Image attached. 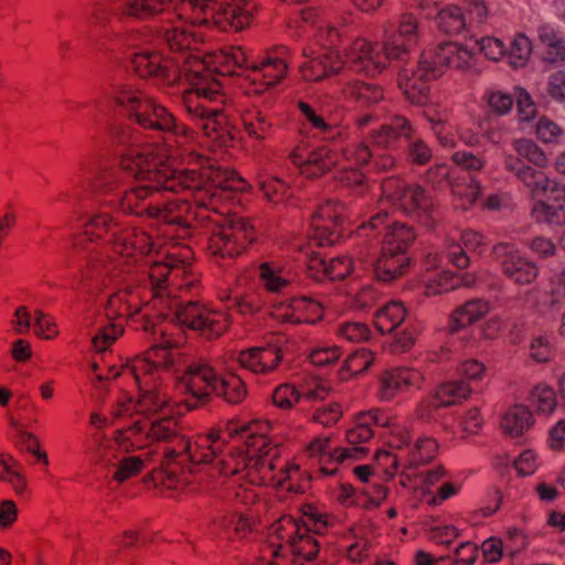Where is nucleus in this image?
Listing matches in <instances>:
<instances>
[{
    "instance_id": "obj_21",
    "label": "nucleus",
    "mask_w": 565,
    "mask_h": 565,
    "mask_svg": "<svg viewBox=\"0 0 565 565\" xmlns=\"http://www.w3.org/2000/svg\"><path fill=\"white\" fill-rule=\"evenodd\" d=\"M141 328L146 332L159 333L162 338L160 344L153 345L145 352L146 356L152 361L154 367L160 372L162 367H171L174 364V354L171 349L180 347L184 342L182 334L174 335L170 329L171 323H156L148 312L142 315Z\"/></svg>"
},
{
    "instance_id": "obj_61",
    "label": "nucleus",
    "mask_w": 565,
    "mask_h": 565,
    "mask_svg": "<svg viewBox=\"0 0 565 565\" xmlns=\"http://www.w3.org/2000/svg\"><path fill=\"white\" fill-rule=\"evenodd\" d=\"M122 332L124 328L120 323H110L102 328L92 340L94 349L98 352L105 351Z\"/></svg>"
},
{
    "instance_id": "obj_25",
    "label": "nucleus",
    "mask_w": 565,
    "mask_h": 565,
    "mask_svg": "<svg viewBox=\"0 0 565 565\" xmlns=\"http://www.w3.org/2000/svg\"><path fill=\"white\" fill-rule=\"evenodd\" d=\"M131 65L139 77L163 83H173L180 75L178 66L159 52H138L132 56Z\"/></svg>"
},
{
    "instance_id": "obj_52",
    "label": "nucleus",
    "mask_w": 565,
    "mask_h": 565,
    "mask_svg": "<svg viewBox=\"0 0 565 565\" xmlns=\"http://www.w3.org/2000/svg\"><path fill=\"white\" fill-rule=\"evenodd\" d=\"M438 28L448 34H459L468 29L467 18L457 6H448L441 9L437 15Z\"/></svg>"
},
{
    "instance_id": "obj_20",
    "label": "nucleus",
    "mask_w": 565,
    "mask_h": 565,
    "mask_svg": "<svg viewBox=\"0 0 565 565\" xmlns=\"http://www.w3.org/2000/svg\"><path fill=\"white\" fill-rule=\"evenodd\" d=\"M492 254L500 262L502 273L516 285H530L539 276L536 264L523 256L513 245L497 244Z\"/></svg>"
},
{
    "instance_id": "obj_14",
    "label": "nucleus",
    "mask_w": 565,
    "mask_h": 565,
    "mask_svg": "<svg viewBox=\"0 0 565 565\" xmlns=\"http://www.w3.org/2000/svg\"><path fill=\"white\" fill-rule=\"evenodd\" d=\"M534 203L531 217L537 224L561 226L565 224V185L546 178L530 190Z\"/></svg>"
},
{
    "instance_id": "obj_42",
    "label": "nucleus",
    "mask_w": 565,
    "mask_h": 565,
    "mask_svg": "<svg viewBox=\"0 0 565 565\" xmlns=\"http://www.w3.org/2000/svg\"><path fill=\"white\" fill-rule=\"evenodd\" d=\"M533 424V415L530 409L523 405L510 407L501 419L503 433L510 437L523 435Z\"/></svg>"
},
{
    "instance_id": "obj_48",
    "label": "nucleus",
    "mask_w": 565,
    "mask_h": 565,
    "mask_svg": "<svg viewBox=\"0 0 565 565\" xmlns=\"http://www.w3.org/2000/svg\"><path fill=\"white\" fill-rule=\"evenodd\" d=\"M153 455L154 452L152 450L138 456H126V454H124L116 465L117 468L113 475V479L118 483H122L139 475L145 469L146 463L152 460Z\"/></svg>"
},
{
    "instance_id": "obj_5",
    "label": "nucleus",
    "mask_w": 565,
    "mask_h": 565,
    "mask_svg": "<svg viewBox=\"0 0 565 565\" xmlns=\"http://www.w3.org/2000/svg\"><path fill=\"white\" fill-rule=\"evenodd\" d=\"M419 30L417 18L403 13L397 23L391 20L382 24V42L365 36H355L343 50L344 66L366 77L384 73L392 62L405 61L418 45Z\"/></svg>"
},
{
    "instance_id": "obj_18",
    "label": "nucleus",
    "mask_w": 565,
    "mask_h": 565,
    "mask_svg": "<svg viewBox=\"0 0 565 565\" xmlns=\"http://www.w3.org/2000/svg\"><path fill=\"white\" fill-rule=\"evenodd\" d=\"M217 372L209 363H194L188 367L178 383V390L188 395L184 403L189 408L209 399L215 390Z\"/></svg>"
},
{
    "instance_id": "obj_4",
    "label": "nucleus",
    "mask_w": 565,
    "mask_h": 565,
    "mask_svg": "<svg viewBox=\"0 0 565 565\" xmlns=\"http://www.w3.org/2000/svg\"><path fill=\"white\" fill-rule=\"evenodd\" d=\"M216 435H200L190 441L174 416L136 419L124 428L120 440L128 449H142L152 443L166 444L161 466L169 478H174L178 467L190 461H207L224 445Z\"/></svg>"
},
{
    "instance_id": "obj_3",
    "label": "nucleus",
    "mask_w": 565,
    "mask_h": 565,
    "mask_svg": "<svg viewBox=\"0 0 565 565\" xmlns=\"http://www.w3.org/2000/svg\"><path fill=\"white\" fill-rule=\"evenodd\" d=\"M270 430L268 420L255 419L224 431H212L209 435L218 436L224 445L210 460L191 462H214L220 475L246 480L253 487L276 483L288 491H299L292 483L299 467L281 460L279 445L268 437Z\"/></svg>"
},
{
    "instance_id": "obj_39",
    "label": "nucleus",
    "mask_w": 565,
    "mask_h": 565,
    "mask_svg": "<svg viewBox=\"0 0 565 565\" xmlns=\"http://www.w3.org/2000/svg\"><path fill=\"white\" fill-rule=\"evenodd\" d=\"M431 79L433 78H420L418 68L416 71L403 68L398 75V86L412 104L423 105L426 103L428 96V86L426 83Z\"/></svg>"
},
{
    "instance_id": "obj_60",
    "label": "nucleus",
    "mask_w": 565,
    "mask_h": 565,
    "mask_svg": "<svg viewBox=\"0 0 565 565\" xmlns=\"http://www.w3.org/2000/svg\"><path fill=\"white\" fill-rule=\"evenodd\" d=\"M223 55L227 64H233L234 66L243 70L245 76L250 71L252 64L255 61L249 52L243 46H228L224 49Z\"/></svg>"
},
{
    "instance_id": "obj_50",
    "label": "nucleus",
    "mask_w": 565,
    "mask_h": 565,
    "mask_svg": "<svg viewBox=\"0 0 565 565\" xmlns=\"http://www.w3.org/2000/svg\"><path fill=\"white\" fill-rule=\"evenodd\" d=\"M533 52L532 41L524 33H516L511 42L510 46L507 47V54L509 64L514 68L524 67Z\"/></svg>"
},
{
    "instance_id": "obj_7",
    "label": "nucleus",
    "mask_w": 565,
    "mask_h": 565,
    "mask_svg": "<svg viewBox=\"0 0 565 565\" xmlns=\"http://www.w3.org/2000/svg\"><path fill=\"white\" fill-rule=\"evenodd\" d=\"M255 8L253 0H180L177 13L183 22L166 30V42L172 51L191 49L194 36L184 22L241 31L252 23Z\"/></svg>"
},
{
    "instance_id": "obj_49",
    "label": "nucleus",
    "mask_w": 565,
    "mask_h": 565,
    "mask_svg": "<svg viewBox=\"0 0 565 565\" xmlns=\"http://www.w3.org/2000/svg\"><path fill=\"white\" fill-rule=\"evenodd\" d=\"M298 109L303 120L310 125L318 137L324 140H333L341 135V130L338 126L326 122L324 118L317 114L309 104L299 102Z\"/></svg>"
},
{
    "instance_id": "obj_38",
    "label": "nucleus",
    "mask_w": 565,
    "mask_h": 565,
    "mask_svg": "<svg viewBox=\"0 0 565 565\" xmlns=\"http://www.w3.org/2000/svg\"><path fill=\"white\" fill-rule=\"evenodd\" d=\"M258 271L263 287L269 292H280L295 280L289 268L275 262L260 264Z\"/></svg>"
},
{
    "instance_id": "obj_51",
    "label": "nucleus",
    "mask_w": 565,
    "mask_h": 565,
    "mask_svg": "<svg viewBox=\"0 0 565 565\" xmlns=\"http://www.w3.org/2000/svg\"><path fill=\"white\" fill-rule=\"evenodd\" d=\"M472 392L470 385L465 381H449L441 384L437 391V399L444 407L456 405L467 399Z\"/></svg>"
},
{
    "instance_id": "obj_1",
    "label": "nucleus",
    "mask_w": 565,
    "mask_h": 565,
    "mask_svg": "<svg viewBox=\"0 0 565 565\" xmlns=\"http://www.w3.org/2000/svg\"><path fill=\"white\" fill-rule=\"evenodd\" d=\"M178 157L158 143L130 147L121 156L120 169L141 184L121 195L119 209L159 221L161 236H172L174 226L186 233L195 225H211L209 255L216 259L239 255L254 241L255 228L244 216L223 217L220 202L227 192L245 190L246 181L234 171L201 162L200 169L177 171L170 162Z\"/></svg>"
},
{
    "instance_id": "obj_10",
    "label": "nucleus",
    "mask_w": 565,
    "mask_h": 565,
    "mask_svg": "<svg viewBox=\"0 0 565 565\" xmlns=\"http://www.w3.org/2000/svg\"><path fill=\"white\" fill-rule=\"evenodd\" d=\"M83 235L90 242L105 241L124 258L141 262L152 253L159 254L163 248L160 238L153 239L145 231L124 226L109 212L92 213L83 224Z\"/></svg>"
},
{
    "instance_id": "obj_26",
    "label": "nucleus",
    "mask_w": 565,
    "mask_h": 565,
    "mask_svg": "<svg viewBox=\"0 0 565 565\" xmlns=\"http://www.w3.org/2000/svg\"><path fill=\"white\" fill-rule=\"evenodd\" d=\"M306 455L309 458H317L319 463L321 465V472L324 475H333L337 468H328L324 466L329 462H343L347 459H361L366 452V447H345L338 448L332 447L331 440L329 437L316 438L312 440L305 449Z\"/></svg>"
},
{
    "instance_id": "obj_57",
    "label": "nucleus",
    "mask_w": 565,
    "mask_h": 565,
    "mask_svg": "<svg viewBox=\"0 0 565 565\" xmlns=\"http://www.w3.org/2000/svg\"><path fill=\"white\" fill-rule=\"evenodd\" d=\"M374 153L372 135L369 139L348 146L343 151V157L348 162L355 166L371 164Z\"/></svg>"
},
{
    "instance_id": "obj_31",
    "label": "nucleus",
    "mask_w": 565,
    "mask_h": 565,
    "mask_svg": "<svg viewBox=\"0 0 565 565\" xmlns=\"http://www.w3.org/2000/svg\"><path fill=\"white\" fill-rule=\"evenodd\" d=\"M438 451V444L435 439L424 437L418 438L416 443L404 454L405 462L401 475V484L407 487L414 471L418 466L430 462Z\"/></svg>"
},
{
    "instance_id": "obj_29",
    "label": "nucleus",
    "mask_w": 565,
    "mask_h": 565,
    "mask_svg": "<svg viewBox=\"0 0 565 565\" xmlns=\"http://www.w3.org/2000/svg\"><path fill=\"white\" fill-rule=\"evenodd\" d=\"M322 303L311 297H298L290 300L288 305L277 308L275 316L284 321L292 323H316L323 317Z\"/></svg>"
},
{
    "instance_id": "obj_6",
    "label": "nucleus",
    "mask_w": 565,
    "mask_h": 565,
    "mask_svg": "<svg viewBox=\"0 0 565 565\" xmlns=\"http://www.w3.org/2000/svg\"><path fill=\"white\" fill-rule=\"evenodd\" d=\"M300 511L299 520L285 515L270 526V543L277 547L269 565H311L320 551L313 534H327L339 524L337 516L312 504H305Z\"/></svg>"
},
{
    "instance_id": "obj_32",
    "label": "nucleus",
    "mask_w": 565,
    "mask_h": 565,
    "mask_svg": "<svg viewBox=\"0 0 565 565\" xmlns=\"http://www.w3.org/2000/svg\"><path fill=\"white\" fill-rule=\"evenodd\" d=\"M138 414L147 417L164 414L171 407V398L166 387L160 384L139 388Z\"/></svg>"
},
{
    "instance_id": "obj_64",
    "label": "nucleus",
    "mask_w": 565,
    "mask_h": 565,
    "mask_svg": "<svg viewBox=\"0 0 565 565\" xmlns=\"http://www.w3.org/2000/svg\"><path fill=\"white\" fill-rule=\"evenodd\" d=\"M548 96L562 104H565V71L559 70L548 76L546 84Z\"/></svg>"
},
{
    "instance_id": "obj_55",
    "label": "nucleus",
    "mask_w": 565,
    "mask_h": 565,
    "mask_svg": "<svg viewBox=\"0 0 565 565\" xmlns=\"http://www.w3.org/2000/svg\"><path fill=\"white\" fill-rule=\"evenodd\" d=\"M460 287L459 277L451 271L445 270L429 277L425 284L426 296H437Z\"/></svg>"
},
{
    "instance_id": "obj_46",
    "label": "nucleus",
    "mask_w": 565,
    "mask_h": 565,
    "mask_svg": "<svg viewBox=\"0 0 565 565\" xmlns=\"http://www.w3.org/2000/svg\"><path fill=\"white\" fill-rule=\"evenodd\" d=\"M343 94L355 99L362 106H371L384 98L381 86L362 81L348 82L343 87Z\"/></svg>"
},
{
    "instance_id": "obj_37",
    "label": "nucleus",
    "mask_w": 565,
    "mask_h": 565,
    "mask_svg": "<svg viewBox=\"0 0 565 565\" xmlns=\"http://www.w3.org/2000/svg\"><path fill=\"white\" fill-rule=\"evenodd\" d=\"M409 266V258L405 254L386 253L381 248V255L374 263V274L377 280L391 282L402 277Z\"/></svg>"
},
{
    "instance_id": "obj_22",
    "label": "nucleus",
    "mask_w": 565,
    "mask_h": 565,
    "mask_svg": "<svg viewBox=\"0 0 565 565\" xmlns=\"http://www.w3.org/2000/svg\"><path fill=\"white\" fill-rule=\"evenodd\" d=\"M423 373L413 367H393L384 371L379 377L376 396L382 402H392L413 388H420Z\"/></svg>"
},
{
    "instance_id": "obj_28",
    "label": "nucleus",
    "mask_w": 565,
    "mask_h": 565,
    "mask_svg": "<svg viewBox=\"0 0 565 565\" xmlns=\"http://www.w3.org/2000/svg\"><path fill=\"white\" fill-rule=\"evenodd\" d=\"M175 0H121L115 12L119 21L150 22L163 17Z\"/></svg>"
},
{
    "instance_id": "obj_27",
    "label": "nucleus",
    "mask_w": 565,
    "mask_h": 565,
    "mask_svg": "<svg viewBox=\"0 0 565 565\" xmlns=\"http://www.w3.org/2000/svg\"><path fill=\"white\" fill-rule=\"evenodd\" d=\"M290 28H315V39L323 46L337 47L342 41L340 30L323 19V11L319 8L307 7L289 21Z\"/></svg>"
},
{
    "instance_id": "obj_43",
    "label": "nucleus",
    "mask_w": 565,
    "mask_h": 565,
    "mask_svg": "<svg viewBox=\"0 0 565 565\" xmlns=\"http://www.w3.org/2000/svg\"><path fill=\"white\" fill-rule=\"evenodd\" d=\"M213 393L230 404H238L246 397L247 391L238 375L226 373L224 375H216Z\"/></svg>"
},
{
    "instance_id": "obj_15",
    "label": "nucleus",
    "mask_w": 565,
    "mask_h": 565,
    "mask_svg": "<svg viewBox=\"0 0 565 565\" xmlns=\"http://www.w3.org/2000/svg\"><path fill=\"white\" fill-rule=\"evenodd\" d=\"M472 53L457 42H445L435 49L425 50L418 61L420 78H437L445 68L467 70L471 66Z\"/></svg>"
},
{
    "instance_id": "obj_40",
    "label": "nucleus",
    "mask_w": 565,
    "mask_h": 565,
    "mask_svg": "<svg viewBox=\"0 0 565 565\" xmlns=\"http://www.w3.org/2000/svg\"><path fill=\"white\" fill-rule=\"evenodd\" d=\"M214 525L232 540L245 539L253 530L250 518L238 511L222 514L214 520Z\"/></svg>"
},
{
    "instance_id": "obj_12",
    "label": "nucleus",
    "mask_w": 565,
    "mask_h": 565,
    "mask_svg": "<svg viewBox=\"0 0 565 565\" xmlns=\"http://www.w3.org/2000/svg\"><path fill=\"white\" fill-rule=\"evenodd\" d=\"M512 148L518 156L504 153L503 166L505 171L512 173L529 190L547 178V175L531 166L526 164L523 159L543 169L547 166L548 159L545 152L531 139L520 138L512 142Z\"/></svg>"
},
{
    "instance_id": "obj_19",
    "label": "nucleus",
    "mask_w": 565,
    "mask_h": 565,
    "mask_svg": "<svg viewBox=\"0 0 565 565\" xmlns=\"http://www.w3.org/2000/svg\"><path fill=\"white\" fill-rule=\"evenodd\" d=\"M344 218V206L337 201H327L312 214L310 237L320 246L338 242Z\"/></svg>"
},
{
    "instance_id": "obj_59",
    "label": "nucleus",
    "mask_w": 565,
    "mask_h": 565,
    "mask_svg": "<svg viewBox=\"0 0 565 565\" xmlns=\"http://www.w3.org/2000/svg\"><path fill=\"white\" fill-rule=\"evenodd\" d=\"M374 362V354L365 348H361L351 353L345 362L344 367L351 374H360L366 371Z\"/></svg>"
},
{
    "instance_id": "obj_34",
    "label": "nucleus",
    "mask_w": 565,
    "mask_h": 565,
    "mask_svg": "<svg viewBox=\"0 0 565 565\" xmlns=\"http://www.w3.org/2000/svg\"><path fill=\"white\" fill-rule=\"evenodd\" d=\"M242 124L246 135L256 141L269 139L275 131L273 117L256 106L242 113Z\"/></svg>"
},
{
    "instance_id": "obj_36",
    "label": "nucleus",
    "mask_w": 565,
    "mask_h": 565,
    "mask_svg": "<svg viewBox=\"0 0 565 565\" xmlns=\"http://www.w3.org/2000/svg\"><path fill=\"white\" fill-rule=\"evenodd\" d=\"M490 310L489 302L483 299H470L457 307L449 318L448 328L450 332H457L477 322Z\"/></svg>"
},
{
    "instance_id": "obj_53",
    "label": "nucleus",
    "mask_w": 565,
    "mask_h": 565,
    "mask_svg": "<svg viewBox=\"0 0 565 565\" xmlns=\"http://www.w3.org/2000/svg\"><path fill=\"white\" fill-rule=\"evenodd\" d=\"M451 193L455 199V206L467 210L477 201L480 194V185L472 178L468 182L457 180L451 183Z\"/></svg>"
},
{
    "instance_id": "obj_13",
    "label": "nucleus",
    "mask_w": 565,
    "mask_h": 565,
    "mask_svg": "<svg viewBox=\"0 0 565 565\" xmlns=\"http://www.w3.org/2000/svg\"><path fill=\"white\" fill-rule=\"evenodd\" d=\"M291 58L290 50L285 45L275 46L264 56L255 58L246 75L250 84V94H263L286 78Z\"/></svg>"
},
{
    "instance_id": "obj_56",
    "label": "nucleus",
    "mask_w": 565,
    "mask_h": 565,
    "mask_svg": "<svg viewBox=\"0 0 565 565\" xmlns=\"http://www.w3.org/2000/svg\"><path fill=\"white\" fill-rule=\"evenodd\" d=\"M531 403L541 414H551L557 405L555 391L546 384H537L531 392Z\"/></svg>"
},
{
    "instance_id": "obj_62",
    "label": "nucleus",
    "mask_w": 565,
    "mask_h": 565,
    "mask_svg": "<svg viewBox=\"0 0 565 565\" xmlns=\"http://www.w3.org/2000/svg\"><path fill=\"white\" fill-rule=\"evenodd\" d=\"M17 444L25 451L33 454L44 465H49L47 455L40 449L41 443L34 434L20 428L17 435Z\"/></svg>"
},
{
    "instance_id": "obj_23",
    "label": "nucleus",
    "mask_w": 565,
    "mask_h": 565,
    "mask_svg": "<svg viewBox=\"0 0 565 565\" xmlns=\"http://www.w3.org/2000/svg\"><path fill=\"white\" fill-rule=\"evenodd\" d=\"M290 158L303 177L313 179L329 172L338 163L339 156L327 146L313 149L297 146Z\"/></svg>"
},
{
    "instance_id": "obj_24",
    "label": "nucleus",
    "mask_w": 565,
    "mask_h": 565,
    "mask_svg": "<svg viewBox=\"0 0 565 565\" xmlns=\"http://www.w3.org/2000/svg\"><path fill=\"white\" fill-rule=\"evenodd\" d=\"M327 47L328 50L318 55H313V51L309 47L303 49V56L309 60L300 65L299 72L305 81H322L344 68L342 54L334 47Z\"/></svg>"
},
{
    "instance_id": "obj_9",
    "label": "nucleus",
    "mask_w": 565,
    "mask_h": 565,
    "mask_svg": "<svg viewBox=\"0 0 565 565\" xmlns=\"http://www.w3.org/2000/svg\"><path fill=\"white\" fill-rule=\"evenodd\" d=\"M113 94L115 103L124 107L129 118L135 120L140 127L170 134V138H173L175 147L172 148L168 143L162 146L178 153L179 157L177 159L183 157L182 149L190 146L194 140L193 129L178 122L168 108L127 84L117 86Z\"/></svg>"
},
{
    "instance_id": "obj_63",
    "label": "nucleus",
    "mask_w": 565,
    "mask_h": 565,
    "mask_svg": "<svg viewBox=\"0 0 565 565\" xmlns=\"http://www.w3.org/2000/svg\"><path fill=\"white\" fill-rule=\"evenodd\" d=\"M273 403L282 409H290L300 401L298 388L290 384L279 385L271 395Z\"/></svg>"
},
{
    "instance_id": "obj_41",
    "label": "nucleus",
    "mask_w": 565,
    "mask_h": 565,
    "mask_svg": "<svg viewBox=\"0 0 565 565\" xmlns=\"http://www.w3.org/2000/svg\"><path fill=\"white\" fill-rule=\"evenodd\" d=\"M124 431L119 429L115 439H106L96 437L97 445L93 450L95 460L104 466H116L124 454L135 451L136 449H128L120 440V435Z\"/></svg>"
},
{
    "instance_id": "obj_45",
    "label": "nucleus",
    "mask_w": 565,
    "mask_h": 565,
    "mask_svg": "<svg viewBox=\"0 0 565 565\" xmlns=\"http://www.w3.org/2000/svg\"><path fill=\"white\" fill-rule=\"evenodd\" d=\"M406 309L399 301H391L377 310L374 323L381 333H390L405 320Z\"/></svg>"
},
{
    "instance_id": "obj_17",
    "label": "nucleus",
    "mask_w": 565,
    "mask_h": 565,
    "mask_svg": "<svg viewBox=\"0 0 565 565\" xmlns=\"http://www.w3.org/2000/svg\"><path fill=\"white\" fill-rule=\"evenodd\" d=\"M393 136L396 139L403 137L408 140L406 158L409 162L424 166L430 161L433 157L430 147L422 138L415 136V130L408 119L395 116L391 124L382 126L374 140L379 145L390 146Z\"/></svg>"
},
{
    "instance_id": "obj_47",
    "label": "nucleus",
    "mask_w": 565,
    "mask_h": 565,
    "mask_svg": "<svg viewBox=\"0 0 565 565\" xmlns=\"http://www.w3.org/2000/svg\"><path fill=\"white\" fill-rule=\"evenodd\" d=\"M310 269L321 270L323 276L330 280H342L353 269L351 257L340 256L329 259L313 258L310 262Z\"/></svg>"
},
{
    "instance_id": "obj_54",
    "label": "nucleus",
    "mask_w": 565,
    "mask_h": 565,
    "mask_svg": "<svg viewBox=\"0 0 565 565\" xmlns=\"http://www.w3.org/2000/svg\"><path fill=\"white\" fill-rule=\"evenodd\" d=\"M298 388L300 401H322L330 393V384L316 376H306L301 380Z\"/></svg>"
},
{
    "instance_id": "obj_58",
    "label": "nucleus",
    "mask_w": 565,
    "mask_h": 565,
    "mask_svg": "<svg viewBox=\"0 0 565 565\" xmlns=\"http://www.w3.org/2000/svg\"><path fill=\"white\" fill-rule=\"evenodd\" d=\"M379 132V130L374 131L372 134V142L374 146V153L371 162V167L373 170L377 172H384L393 169L395 167V158L387 152V150L395 147L396 138L393 136V140L390 143V146L379 145L375 142V135Z\"/></svg>"
},
{
    "instance_id": "obj_16",
    "label": "nucleus",
    "mask_w": 565,
    "mask_h": 565,
    "mask_svg": "<svg viewBox=\"0 0 565 565\" xmlns=\"http://www.w3.org/2000/svg\"><path fill=\"white\" fill-rule=\"evenodd\" d=\"M367 230L374 232L384 230L382 249L386 253L395 252L407 255V249L416 238L414 228L405 223L392 221L387 209H380L367 224L360 226L359 235H363V232H367Z\"/></svg>"
},
{
    "instance_id": "obj_30",
    "label": "nucleus",
    "mask_w": 565,
    "mask_h": 565,
    "mask_svg": "<svg viewBox=\"0 0 565 565\" xmlns=\"http://www.w3.org/2000/svg\"><path fill=\"white\" fill-rule=\"evenodd\" d=\"M379 427H391V416L382 409L374 408L367 412H361L356 415L354 427L347 431V440L351 445L350 447H359V444L369 441L374 433L372 426Z\"/></svg>"
},
{
    "instance_id": "obj_2",
    "label": "nucleus",
    "mask_w": 565,
    "mask_h": 565,
    "mask_svg": "<svg viewBox=\"0 0 565 565\" xmlns=\"http://www.w3.org/2000/svg\"><path fill=\"white\" fill-rule=\"evenodd\" d=\"M166 260H145L148 266L150 290L139 286H127L111 294L107 300L105 312L108 319L124 318L132 320L149 306L147 296L152 292L154 301L167 306L173 312V319L182 327L199 332L206 339L218 338L230 326L227 313L214 310L199 301L184 303L171 299L172 290L183 287L179 282L191 265L192 252L189 247L172 245V249H162ZM190 285L185 282L184 286ZM153 306H157L153 302Z\"/></svg>"
},
{
    "instance_id": "obj_35",
    "label": "nucleus",
    "mask_w": 565,
    "mask_h": 565,
    "mask_svg": "<svg viewBox=\"0 0 565 565\" xmlns=\"http://www.w3.org/2000/svg\"><path fill=\"white\" fill-rule=\"evenodd\" d=\"M478 556V547L471 542L461 543L455 552V557L439 556L418 551L414 561L416 565H473Z\"/></svg>"
},
{
    "instance_id": "obj_11",
    "label": "nucleus",
    "mask_w": 565,
    "mask_h": 565,
    "mask_svg": "<svg viewBox=\"0 0 565 565\" xmlns=\"http://www.w3.org/2000/svg\"><path fill=\"white\" fill-rule=\"evenodd\" d=\"M380 209L398 206L405 213L430 216L435 206L433 198L417 184H406L398 178H387L381 186Z\"/></svg>"
},
{
    "instance_id": "obj_44",
    "label": "nucleus",
    "mask_w": 565,
    "mask_h": 565,
    "mask_svg": "<svg viewBox=\"0 0 565 565\" xmlns=\"http://www.w3.org/2000/svg\"><path fill=\"white\" fill-rule=\"evenodd\" d=\"M124 373L134 377L139 388L157 384L159 379V371L145 353L134 358L128 364H126Z\"/></svg>"
},
{
    "instance_id": "obj_33",
    "label": "nucleus",
    "mask_w": 565,
    "mask_h": 565,
    "mask_svg": "<svg viewBox=\"0 0 565 565\" xmlns=\"http://www.w3.org/2000/svg\"><path fill=\"white\" fill-rule=\"evenodd\" d=\"M461 245L451 244L448 246V258L458 268H467L469 266V257L465 249L477 254H482L487 246V238L479 232L473 230H465L461 233Z\"/></svg>"
},
{
    "instance_id": "obj_8",
    "label": "nucleus",
    "mask_w": 565,
    "mask_h": 565,
    "mask_svg": "<svg viewBox=\"0 0 565 565\" xmlns=\"http://www.w3.org/2000/svg\"><path fill=\"white\" fill-rule=\"evenodd\" d=\"M184 76L192 86L182 95V104L189 118L203 134L218 143L227 140L226 98L217 81L203 62L194 60L183 68Z\"/></svg>"
}]
</instances>
